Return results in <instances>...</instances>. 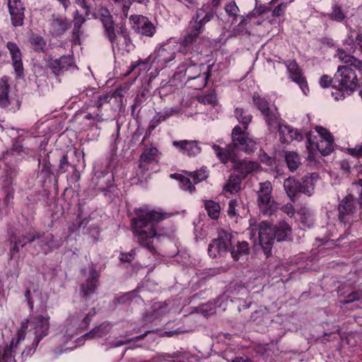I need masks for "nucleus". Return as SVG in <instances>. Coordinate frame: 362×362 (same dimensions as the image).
Returning a JSON list of instances; mask_svg holds the SVG:
<instances>
[{
    "instance_id": "39",
    "label": "nucleus",
    "mask_w": 362,
    "mask_h": 362,
    "mask_svg": "<svg viewBox=\"0 0 362 362\" xmlns=\"http://www.w3.org/2000/svg\"><path fill=\"white\" fill-rule=\"evenodd\" d=\"M285 158L288 168L292 172L296 170L300 164V158L295 151L286 152Z\"/></svg>"
},
{
    "instance_id": "3",
    "label": "nucleus",
    "mask_w": 362,
    "mask_h": 362,
    "mask_svg": "<svg viewBox=\"0 0 362 362\" xmlns=\"http://www.w3.org/2000/svg\"><path fill=\"white\" fill-rule=\"evenodd\" d=\"M358 70L350 66H339L334 75L333 88L335 91L332 93L336 100H344L356 90L358 78Z\"/></svg>"
},
{
    "instance_id": "30",
    "label": "nucleus",
    "mask_w": 362,
    "mask_h": 362,
    "mask_svg": "<svg viewBox=\"0 0 362 362\" xmlns=\"http://www.w3.org/2000/svg\"><path fill=\"white\" fill-rule=\"evenodd\" d=\"M111 329L112 325L109 322H104L92 329L89 332L86 333L84 337L86 339L101 338L106 336Z\"/></svg>"
},
{
    "instance_id": "34",
    "label": "nucleus",
    "mask_w": 362,
    "mask_h": 362,
    "mask_svg": "<svg viewBox=\"0 0 362 362\" xmlns=\"http://www.w3.org/2000/svg\"><path fill=\"white\" fill-rule=\"evenodd\" d=\"M170 177L178 181L180 187L182 190L189 192L191 194L195 192L196 188L194 185V183H192L190 177L188 175L185 176L181 174L175 173L171 174Z\"/></svg>"
},
{
    "instance_id": "24",
    "label": "nucleus",
    "mask_w": 362,
    "mask_h": 362,
    "mask_svg": "<svg viewBox=\"0 0 362 362\" xmlns=\"http://www.w3.org/2000/svg\"><path fill=\"white\" fill-rule=\"evenodd\" d=\"M212 148L216 157L223 164L227 163L229 160L232 162L233 159H236L234 146L231 144H228L225 147H221L217 144H214Z\"/></svg>"
},
{
    "instance_id": "26",
    "label": "nucleus",
    "mask_w": 362,
    "mask_h": 362,
    "mask_svg": "<svg viewBox=\"0 0 362 362\" xmlns=\"http://www.w3.org/2000/svg\"><path fill=\"white\" fill-rule=\"evenodd\" d=\"M178 110L174 107H166L162 112H157L149 124V129L153 130L160 122L178 113Z\"/></svg>"
},
{
    "instance_id": "33",
    "label": "nucleus",
    "mask_w": 362,
    "mask_h": 362,
    "mask_svg": "<svg viewBox=\"0 0 362 362\" xmlns=\"http://www.w3.org/2000/svg\"><path fill=\"white\" fill-rule=\"evenodd\" d=\"M275 238L277 241H284L291 234V227L285 221L280 222L274 228Z\"/></svg>"
},
{
    "instance_id": "55",
    "label": "nucleus",
    "mask_w": 362,
    "mask_h": 362,
    "mask_svg": "<svg viewBox=\"0 0 362 362\" xmlns=\"http://www.w3.org/2000/svg\"><path fill=\"white\" fill-rule=\"evenodd\" d=\"M267 10V8L262 6L256 7L255 9H253L252 12H250L247 15V18L252 19V18H256L257 16H262L264 13H265Z\"/></svg>"
},
{
    "instance_id": "57",
    "label": "nucleus",
    "mask_w": 362,
    "mask_h": 362,
    "mask_svg": "<svg viewBox=\"0 0 362 362\" xmlns=\"http://www.w3.org/2000/svg\"><path fill=\"white\" fill-rule=\"evenodd\" d=\"M347 152L349 154L356 157H362V144L358 146H356L354 148H347Z\"/></svg>"
},
{
    "instance_id": "4",
    "label": "nucleus",
    "mask_w": 362,
    "mask_h": 362,
    "mask_svg": "<svg viewBox=\"0 0 362 362\" xmlns=\"http://www.w3.org/2000/svg\"><path fill=\"white\" fill-rule=\"evenodd\" d=\"M28 327H30L28 333L33 335V339L30 343L26 344L25 349L21 352L23 358H27L33 355L42 339L48 334L49 329V316L37 315L31 317L30 320H25L21 323V331L25 332V330L28 329Z\"/></svg>"
},
{
    "instance_id": "19",
    "label": "nucleus",
    "mask_w": 362,
    "mask_h": 362,
    "mask_svg": "<svg viewBox=\"0 0 362 362\" xmlns=\"http://www.w3.org/2000/svg\"><path fill=\"white\" fill-rule=\"evenodd\" d=\"M281 143L288 144L293 141H301L303 136L297 129H293L289 125L282 124L278 129Z\"/></svg>"
},
{
    "instance_id": "51",
    "label": "nucleus",
    "mask_w": 362,
    "mask_h": 362,
    "mask_svg": "<svg viewBox=\"0 0 362 362\" xmlns=\"http://www.w3.org/2000/svg\"><path fill=\"white\" fill-rule=\"evenodd\" d=\"M288 1H282L278 4L272 11V16L280 17L284 15Z\"/></svg>"
},
{
    "instance_id": "37",
    "label": "nucleus",
    "mask_w": 362,
    "mask_h": 362,
    "mask_svg": "<svg viewBox=\"0 0 362 362\" xmlns=\"http://www.w3.org/2000/svg\"><path fill=\"white\" fill-rule=\"evenodd\" d=\"M300 186L299 180L293 177H288L286 179L284 182V189L291 199H293L298 193H300Z\"/></svg>"
},
{
    "instance_id": "45",
    "label": "nucleus",
    "mask_w": 362,
    "mask_h": 362,
    "mask_svg": "<svg viewBox=\"0 0 362 362\" xmlns=\"http://www.w3.org/2000/svg\"><path fill=\"white\" fill-rule=\"evenodd\" d=\"M235 116L238 122L243 124V129H247L248 125L252 121V115L243 109L237 107L235 110Z\"/></svg>"
},
{
    "instance_id": "41",
    "label": "nucleus",
    "mask_w": 362,
    "mask_h": 362,
    "mask_svg": "<svg viewBox=\"0 0 362 362\" xmlns=\"http://www.w3.org/2000/svg\"><path fill=\"white\" fill-rule=\"evenodd\" d=\"M30 45L35 52H45L47 49L46 40L40 35H33L30 37Z\"/></svg>"
},
{
    "instance_id": "49",
    "label": "nucleus",
    "mask_w": 362,
    "mask_h": 362,
    "mask_svg": "<svg viewBox=\"0 0 362 362\" xmlns=\"http://www.w3.org/2000/svg\"><path fill=\"white\" fill-rule=\"evenodd\" d=\"M133 1L146 4L148 0H122V13L125 18L128 16V12Z\"/></svg>"
},
{
    "instance_id": "5",
    "label": "nucleus",
    "mask_w": 362,
    "mask_h": 362,
    "mask_svg": "<svg viewBox=\"0 0 362 362\" xmlns=\"http://www.w3.org/2000/svg\"><path fill=\"white\" fill-rule=\"evenodd\" d=\"M199 52H196L195 54L192 57H186L185 62L182 64V67L185 68V76L187 81L197 80L198 83L194 86L195 89H202L205 87L207 84L209 79V72L204 71L202 74V70L204 65L203 64H199L197 60H193V58L198 57Z\"/></svg>"
},
{
    "instance_id": "46",
    "label": "nucleus",
    "mask_w": 362,
    "mask_h": 362,
    "mask_svg": "<svg viewBox=\"0 0 362 362\" xmlns=\"http://www.w3.org/2000/svg\"><path fill=\"white\" fill-rule=\"evenodd\" d=\"M159 154V151L154 146H148L144 149L140 157L141 161H148L152 163L156 160L157 156Z\"/></svg>"
},
{
    "instance_id": "36",
    "label": "nucleus",
    "mask_w": 362,
    "mask_h": 362,
    "mask_svg": "<svg viewBox=\"0 0 362 362\" xmlns=\"http://www.w3.org/2000/svg\"><path fill=\"white\" fill-rule=\"evenodd\" d=\"M327 16L332 21L338 23H344L347 19L346 12L337 3L332 4L331 11L327 13Z\"/></svg>"
},
{
    "instance_id": "64",
    "label": "nucleus",
    "mask_w": 362,
    "mask_h": 362,
    "mask_svg": "<svg viewBox=\"0 0 362 362\" xmlns=\"http://www.w3.org/2000/svg\"><path fill=\"white\" fill-rule=\"evenodd\" d=\"M362 298V293L361 291L353 292L348 296L346 303L353 302L354 300H360Z\"/></svg>"
},
{
    "instance_id": "6",
    "label": "nucleus",
    "mask_w": 362,
    "mask_h": 362,
    "mask_svg": "<svg viewBox=\"0 0 362 362\" xmlns=\"http://www.w3.org/2000/svg\"><path fill=\"white\" fill-rule=\"evenodd\" d=\"M247 129H242L240 126H235L231 133L232 146L234 149L238 148L246 153L255 151L256 142L249 137Z\"/></svg>"
},
{
    "instance_id": "44",
    "label": "nucleus",
    "mask_w": 362,
    "mask_h": 362,
    "mask_svg": "<svg viewBox=\"0 0 362 362\" xmlns=\"http://www.w3.org/2000/svg\"><path fill=\"white\" fill-rule=\"evenodd\" d=\"M186 174L192 180L194 185L206 180L209 177V172L205 168L195 171L186 172Z\"/></svg>"
},
{
    "instance_id": "58",
    "label": "nucleus",
    "mask_w": 362,
    "mask_h": 362,
    "mask_svg": "<svg viewBox=\"0 0 362 362\" xmlns=\"http://www.w3.org/2000/svg\"><path fill=\"white\" fill-rule=\"evenodd\" d=\"M316 132L318 133L320 138L319 139H326L333 137L330 132L325 128L320 126H317L315 127Z\"/></svg>"
},
{
    "instance_id": "35",
    "label": "nucleus",
    "mask_w": 362,
    "mask_h": 362,
    "mask_svg": "<svg viewBox=\"0 0 362 362\" xmlns=\"http://www.w3.org/2000/svg\"><path fill=\"white\" fill-rule=\"evenodd\" d=\"M249 252V245L246 241L238 242L230 250L231 256L235 261H238L240 257L247 255Z\"/></svg>"
},
{
    "instance_id": "56",
    "label": "nucleus",
    "mask_w": 362,
    "mask_h": 362,
    "mask_svg": "<svg viewBox=\"0 0 362 362\" xmlns=\"http://www.w3.org/2000/svg\"><path fill=\"white\" fill-rule=\"evenodd\" d=\"M238 202L235 199L230 200L228 203V214L230 217L233 218L237 216L236 207Z\"/></svg>"
},
{
    "instance_id": "9",
    "label": "nucleus",
    "mask_w": 362,
    "mask_h": 362,
    "mask_svg": "<svg viewBox=\"0 0 362 362\" xmlns=\"http://www.w3.org/2000/svg\"><path fill=\"white\" fill-rule=\"evenodd\" d=\"M286 67L288 78L297 83L305 95L309 91L308 81L303 70L296 60H287L282 62Z\"/></svg>"
},
{
    "instance_id": "52",
    "label": "nucleus",
    "mask_w": 362,
    "mask_h": 362,
    "mask_svg": "<svg viewBox=\"0 0 362 362\" xmlns=\"http://www.w3.org/2000/svg\"><path fill=\"white\" fill-rule=\"evenodd\" d=\"M320 86L323 88H327L329 87H332L334 85V77L332 78L331 76L324 74L321 76L319 80Z\"/></svg>"
},
{
    "instance_id": "61",
    "label": "nucleus",
    "mask_w": 362,
    "mask_h": 362,
    "mask_svg": "<svg viewBox=\"0 0 362 362\" xmlns=\"http://www.w3.org/2000/svg\"><path fill=\"white\" fill-rule=\"evenodd\" d=\"M24 296H25V300L28 304V306H29L30 310L33 311V308H34V300H33V298L31 297V291L29 288H28L25 291Z\"/></svg>"
},
{
    "instance_id": "12",
    "label": "nucleus",
    "mask_w": 362,
    "mask_h": 362,
    "mask_svg": "<svg viewBox=\"0 0 362 362\" xmlns=\"http://www.w3.org/2000/svg\"><path fill=\"white\" fill-rule=\"evenodd\" d=\"M272 184L269 182L260 183V188L257 192V204L263 214H271L273 200L272 199Z\"/></svg>"
},
{
    "instance_id": "15",
    "label": "nucleus",
    "mask_w": 362,
    "mask_h": 362,
    "mask_svg": "<svg viewBox=\"0 0 362 362\" xmlns=\"http://www.w3.org/2000/svg\"><path fill=\"white\" fill-rule=\"evenodd\" d=\"M99 278L100 272L95 267H92L89 271L88 277L81 284V293L83 298L88 299L96 293Z\"/></svg>"
},
{
    "instance_id": "31",
    "label": "nucleus",
    "mask_w": 362,
    "mask_h": 362,
    "mask_svg": "<svg viewBox=\"0 0 362 362\" xmlns=\"http://www.w3.org/2000/svg\"><path fill=\"white\" fill-rule=\"evenodd\" d=\"M10 85L6 76L0 79V107H6L9 105L8 93Z\"/></svg>"
},
{
    "instance_id": "17",
    "label": "nucleus",
    "mask_w": 362,
    "mask_h": 362,
    "mask_svg": "<svg viewBox=\"0 0 362 362\" xmlns=\"http://www.w3.org/2000/svg\"><path fill=\"white\" fill-rule=\"evenodd\" d=\"M6 47L11 55L12 66L17 77L23 76L24 69L22 62V52L18 45L14 42H8Z\"/></svg>"
},
{
    "instance_id": "60",
    "label": "nucleus",
    "mask_w": 362,
    "mask_h": 362,
    "mask_svg": "<svg viewBox=\"0 0 362 362\" xmlns=\"http://www.w3.org/2000/svg\"><path fill=\"white\" fill-rule=\"evenodd\" d=\"M44 235H45V233L35 232V233H33L32 236L28 240L27 242H24V243H23V244H21V247H23L27 243H31L34 242L35 240L42 238Z\"/></svg>"
},
{
    "instance_id": "29",
    "label": "nucleus",
    "mask_w": 362,
    "mask_h": 362,
    "mask_svg": "<svg viewBox=\"0 0 362 362\" xmlns=\"http://www.w3.org/2000/svg\"><path fill=\"white\" fill-rule=\"evenodd\" d=\"M70 27L69 22L65 18H54L50 23V32L52 35L60 36Z\"/></svg>"
},
{
    "instance_id": "62",
    "label": "nucleus",
    "mask_w": 362,
    "mask_h": 362,
    "mask_svg": "<svg viewBox=\"0 0 362 362\" xmlns=\"http://www.w3.org/2000/svg\"><path fill=\"white\" fill-rule=\"evenodd\" d=\"M151 163L148 161H141V158H139V169L141 171V174H144L149 169V164Z\"/></svg>"
},
{
    "instance_id": "10",
    "label": "nucleus",
    "mask_w": 362,
    "mask_h": 362,
    "mask_svg": "<svg viewBox=\"0 0 362 362\" xmlns=\"http://www.w3.org/2000/svg\"><path fill=\"white\" fill-rule=\"evenodd\" d=\"M132 28L137 33L152 37L156 33V28L153 23L146 16L141 15H132L129 17Z\"/></svg>"
},
{
    "instance_id": "16",
    "label": "nucleus",
    "mask_w": 362,
    "mask_h": 362,
    "mask_svg": "<svg viewBox=\"0 0 362 362\" xmlns=\"http://www.w3.org/2000/svg\"><path fill=\"white\" fill-rule=\"evenodd\" d=\"M74 64L71 55H63L58 59L49 58L47 61V67L50 69L55 76H60L68 71Z\"/></svg>"
},
{
    "instance_id": "22",
    "label": "nucleus",
    "mask_w": 362,
    "mask_h": 362,
    "mask_svg": "<svg viewBox=\"0 0 362 362\" xmlns=\"http://www.w3.org/2000/svg\"><path fill=\"white\" fill-rule=\"evenodd\" d=\"M177 47L171 43H166L160 46L156 50V59L158 62H170L175 58Z\"/></svg>"
},
{
    "instance_id": "42",
    "label": "nucleus",
    "mask_w": 362,
    "mask_h": 362,
    "mask_svg": "<svg viewBox=\"0 0 362 362\" xmlns=\"http://www.w3.org/2000/svg\"><path fill=\"white\" fill-rule=\"evenodd\" d=\"M204 205L205 209L211 218L217 219L219 217L221 206L218 203L213 200H206Z\"/></svg>"
},
{
    "instance_id": "43",
    "label": "nucleus",
    "mask_w": 362,
    "mask_h": 362,
    "mask_svg": "<svg viewBox=\"0 0 362 362\" xmlns=\"http://www.w3.org/2000/svg\"><path fill=\"white\" fill-rule=\"evenodd\" d=\"M23 138L21 136H18L16 138L12 143L11 148L10 151L13 155H21L22 153L28 154L29 151L28 148L23 146Z\"/></svg>"
},
{
    "instance_id": "21",
    "label": "nucleus",
    "mask_w": 362,
    "mask_h": 362,
    "mask_svg": "<svg viewBox=\"0 0 362 362\" xmlns=\"http://www.w3.org/2000/svg\"><path fill=\"white\" fill-rule=\"evenodd\" d=\"M335 57H337L341 62L346 64L345 66H352V68H355L358 70L359 74H362V61L360 59L350 54L342 48H338L337 49Z\"/></svg>"
},
{
    "instance_id": "20",
    "label": "nucleus",
    "mask_w": 362,
    "mask_h": 362,
    "mask_svg": "<svg viewBox=\"0 0 362 362\" xmlns=\"http://www.w3.org/2000/svg\"><path fill=\"white\" fill-rule=\"evenodd\" d=\"M232 163L233 168L240 173L239 175L243 179L245 178L248 174L255 171L259 167L257 162L251 160H240L236 158L233 159Z\"/></svg>"
},
{
    "instance_id": "47",
    "label": "nucleus",
    "mask_w": 362,
    "mask_h": 362,
    "mask_svg": "<svg viewBox=\"0 0 362 362\" xmlns=\"http://www.w3.org/2000/svg\"><path fill=\"white\" fill-rule=\"evenodd\" d=\"M252 100L255 105L262 112V115L271 109L267 100L261 97L258 93H255L253 95Z\"/></svg>"
},
{
    "instance_id": "53",
    "label": "nucleus",
    "mask_w": 362,
    "mask_h": 362,
    "mask_svg": "<svg viewBox=\"0 0 362 362\" xmlns=\"http://www.w3.org/2000/svg\"><path fill=\"white\" fill-rule=\"evenodd\" d=\"M201 313L206 317L214 315L216 313V308L214 305L211 303L203 305L201 307Z\"/></svg>"
},
{
    "instance_id": "48",
    "label": "nucleus",
    "mask_w": 362,
    "mask_h": 362,
    "mask_svg": "<svg viewBox=\"0 0 362 362\" xmlns=\"http://www.w3.org/2000/svg\"><path fill=\"white\" fill-rule=\"evenodd\" d=\"M224 9H225L226 13L228 16H230L233 18L238 17V12H239V8L235 1H231V2H229L228 4H226Z\"/></svg>"
},
{
    "instance_id": "8",
    "label": "nucleus",
    "mask_w": 362,
    "mask_h": 362,
    "mask_svg": "<svg viewBox=\"0 0 362 362\" xmlns=\"http://www.w3.org/2000/svg\"><path fill=\"white\" fill-rule=\"evenodd\" d=\"M95 311H90L87 314L81 313L70 315L66 320L67 330H70V334L76 333L77 331H83L86 329L90 322L92 317L95 315Z\"/></svg>"
},
{
    "instance_id": "23",
    "label": "nucleus",
    "mask_w": 362,
    "mask_h": 362,
    "mask_svg": "<svg viewBox=\"0 0 362 362\" xmlns=\"http://www.w3.org/2000/svg\"><path fill=\"white\" fill-rule=\"evenodd\" d=\"M101 22L105 33L111 42L112 45H117V37L115 33V23L112 16L107 11L106 14L101 16Z\"/></svg>"
},
{
    "instance_id": "2",
    "label": "nucleus",
    "mask_w": 362,
    "mask_h": 362,
    "mask_svg": "<svg viewBox=\"0 0 362 362\" xmlns=\"http://www.w3.org/2000/svg\"><path fill=\"white\" fill-rule=\"evenodd\" d=\"M214 16V12L211 9H205L204 7L197 10L196 14L187 29V35L180 42L179 52L187 56L195 54L192 53L193 45L197 42L199 35L204 31L205 25Z\"/></svg>"
},
{
    "instance_id": "13",
    "label": "nucleus",
    "mask_w": 362,
    "mask_h": 362,
    "mask_svg": "<svg viewBox=\"0 0 362 362\" xmlns=\"http://www.w3.org/2000/svg\"><path fill=\"white\" fill-rule=\"evenodd\" d=\"M259 244L265 254L271 252L272 246L275 238L274 228L267 221L261 222L258 226Z\"/></svg>"
},
{
    "instance_id": "11",
    "label": "nucleus",
    "mask_w": 362,
    "mask_h": 362,
    "mask_svg": "<svg viewBox=\"0 0 362 362\" xmlns=\"http://www.w3.org/2000/svg\"><path fill=\"white\" fill-rule=\"evenodd\" d=\"M306 137V147L310 153H313L315 151L317 150L322 156H327L334 149L333 137L319 139L317 141H315L316 138H313L311 133L307 134Z\"/></svg>"
},
{
    "instance_id": "25",
    "label": "nucleus",
    "mask_w": 362,
    "mask_h": 362,
    "mask_svg": "<svg viewBox=\"0 0 362 362\" xmlns=\"http://www.w3.org/2000/svg\"><path fill=\"white\" fill-rule=\"evenodd\" d=\"M228 245L222 238L214 239L208 247V253L212 258L221 257L228 252Z\"/></svg>"
},
{
    "instance_id": "40",
    "label": "nucleus",
    "mask_w": 362,
    "mask_h": 362,
    "mask_svg": "<svg viewBox=\"0 0 362 362\" xmlns=\"http://www.w3.org/2000/svg\"><path fill=\"white\" fill-rule=\"evenodd\" d=\"M62 245L61 238L56 239L52 233L47 234L41 242L40 246H47L49 250L59 248Z\"/></svg>"
},
{
    "instance_id": "63",
    "label": "nucleus",
    "mask_w": 362,
    "mask_h": 362,
    "mask_svg": "<svg viewBox=\"0 0 362 362\" xmlns=\"http://www.w3.org/2000/svg\"><path fill=\"white\" fill-rule=\"evenodd\" d=\"M283 211L290 217L293 216L296 212L293 206L290 203H288L283 206Z\"/></svg>"
},
{
    "instance_id": "1",
    "label": "nucleus",
    "mask_w": 362,
    "mask_h": 362,
    "mask_svg": "<svg viewBox=\"0 0 362 362\" xmlns=\"http://www.w3.org/2000/svg\"><path fill=\"white\" fill-rule=\"evenodd\" d=\"M135 216L131 219L130 230L136 243L146 248L155 255L157 250L154 245V239L160 240L161 237H170L174 230L173 227L166 232L158 228L156 224L170 217V214L151 209L147 206L134 210Z\"/></svg>"
},
{
    "instance_id": "50",
    "label": "nucleus",
    "mask_w": 362,
    "mask_h": 362,
    "mask_svg": "<svg viewBox=\"0 0 362 362\" xmlns=\"http://www.w3.org/2000/svg\"><path fill=\"white\" fill-rule=\"evenodd\" d=\"M136 255V250L135 248L132 249L129 252H120L119 260L122 262H132Z\"/></svg>"
},
{
    "instance_id": "28",
    "label": "nucleus",
    "mask_w": 362,
    "mask_h": 362,
    "mask_svg": "<svg viewBox=\"0 0 362 362\" xmlns=\"http://www.w3.org/2000/svg\"><path fill=\"white\" fill-rule=\"evenodd\" d=\"M26 334L23 331L18 332L16 338L11 340V344L8 346H6L3 354V358L6 359L8 358H15L16 354V350L19 344L25 339Z\"/></svg>"
},
{
    "instance_id": "18",
    "label": "nucleus",
    "mask_w": 362,
    "mask_h": 362,
    "mask_svg": "<svg viewBox=\"0 0 362 362\" xmlns=\"http://www.w3.org/2000/svg\"><path fill=\"white\" fill-rule=\"evenodd\" d=\"M173 146L175 147L179 152L189 157L196 156L202 151V148L199 146V142L195 140L173 141Z\"/></svg>"
},
{
    "instance_id": "14",
    "label": "nucleus",
    "mask_w": 362,
    "mask_h": 362,
    "mask_svg": "<svg viewBox=\"0 0 362 362\" xmlns=\"http://www.w3.org/2000/svg\"><path fill=\"white\" fill-rule=\"evenodd\" d=\"M8 8L11 24L14 27L23 25L25 6L22 0H8Z\"/></svg>"
},
{
    "instance_id": "7",
    "label": "nucleus",
    "mask_w": 362,
    "mask_h": 362,
    "mask_svg": "<svg viewBox=\"0 0 362 362\" xmlns=\"http://www.w3.org/2000/svg\"><path fill=\"white\" fill-rule=\"evenodd\" d=\"M356 202L351 194L342 199L338 205V220L344 226H350L356 213Z\"/></svg>"
},
{
    "instance_id": "32",
    "label": "nucleus",
    "mask_w": 362,
    "mask_h": 362,
    "mask_svg": "<svg viewBox=\"0 0 362 362\" xmlns=\"http://www.w3.org/2000/svg\"><path fill=\"white\" fill-rule=\"evenodd\" d=\"M243 179L239 175L231 173L227 183L223 187V190L230 194L237 193L240 189Z\"/></svg>"
},
{
    "instance_id": "38",
    "label": "nucleus",
    "mask_w": 362,
    "mask_h": 362,
    "mask_svg": "<svg viewBox=\"0 0 362 362\" xmlns=\"http://www.w3.org/2000/svg\"><path fill=\"white\" fill-rule=\"evenodd\" d=\"M300 182V193H303L308 196H311L314 192V183L312 177L309 175H305L299 180Z\"/></svg>"
},
{
    "instance_id": "27",
    "label": "nucleus",
    "mask_w": 362,
    "mask_h": 362,
    "mask_svg": "<svg viewBox=\"0 0 362 362\" xmlns=\"http://www.w3.org/2000/svg\"><path fill=\"white\" fill-rule=\"evenodd\" d=\"M265 122L269 129L271 132H274L281 126V119L276 108L270 109L264 115Z\"/></svg>"
},
{
    "instance_id": "54",
    "label": "nucleus",
    "mask_w": 362,
    "mask_h": 362,
    "mask_svg": "<svg viewBox=\"0 0 362 362\" xmlns=\"http://www.w3.org/2000/svg\"><path fill=\"white\" fill-rule=\"evenodd\" d=\"M69 165L70 163L68 160V156L64 154L59 160V172L60 173L66 172Z\"/></svg>"
},
{
    "instance_id": "59",
    "label": "nucleus",
    "mask_w": 362,
    "mask_h": 362,
    "mask_svg": "<svg viewBox=\"0 0 362 362\" xmlns=\"http://www.w3.org/2000/svg\"><path fill=\"white\" fill-rule=\"evenodd\" d=\"M84 21V18L81 16H79L78 11H76L74 16V29L78 30L81 27Z\"/></svg>"
}]
</instances>
